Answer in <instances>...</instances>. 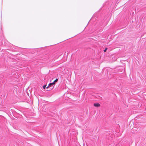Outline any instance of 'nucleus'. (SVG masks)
Here are the masks:
<instances>
[{"mask_svg": "<svg viewBox=\"0 0 146 146\" xmlns=\"http://www.w3.org/2000/svg\"><path fill=\"white\" fill-rule=\"evenodd\" d=\"M46 85H44L43 87V88L44 89H45L46 88Z\"/></svg>", "mask_w": 146, "mask_h": 146, "instance_id": "4", "label": "nucleus"}, {"mask_svg": "<svg viewBox=\"0 0 146 146\" xmlns=\"http://www.w3.org/2000/svg\"><path fill=\"white\" fill-rule=\"evenodd\" d=\"M58 80L57 79H56L52 83L53 85H54L55 82H57Z\"/></svg>", "mask_w": 146, "mask_h": 146, "instance_id": "3", "label": "nucleus"}, {"mask_svg": "<svg viewBox=\"0 0 146 146\" xmlns=\"http://www.w3.org/2000/svg\"><path fill=\"white\" fill-rule=\"evenodd\" d=\"M53 84L52 83L49 84L48 86L46 88V89H48V88H49V89L47 90L50 91L52 90L53 88Z\"/></svg>", "mask_w": 146, "mask_h": 146, "instance_id": "1", "label": "nucleus"}, {"mask_svg": "<svg viewBox=\"0 0 146 146\" xmlns=\"http://www.w3.org/2000/svg\"><path fill=\"white\" fill-rule=\"evenodd\" d=\"M94 106L98 107L100 106V104L99 103H95L94 104Z\"/></svg>", "mask_w": 146, "mask_h": 146, "instance_id": "2", "label": "nucleus"}, {"mask_svg": "<svg viewBox=\"0 0 146 146\" xmlns=\"http://www.w3.org/2000/svg\"><path fill=\"white\" fill-rule=\"evenodd\" d=\"M107 48H106L104 50V52H106V50H107Z\"/></svg>", "mask_w": 146, "mask_h": 146, "instance_id": "5", "label": "nucleus"}]
</instances>
